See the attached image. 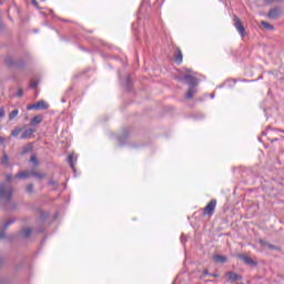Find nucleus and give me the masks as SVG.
<instances>
[{
  "instance_id": "1",
  "label": "nucleus",
  "mask_w": 284,
  "mask_h": 284,
  "mask_svg": "<svg viewBox=\"0 0 284 284\" xmlns=\"http://www.w3.org/2000/svg\"><path fill=\"white\" fill-rule=\"evenodd\" d=\"M233 26L235 30H237L240 37H242V39H245L247 32L245 31V27L243 26V21H241L240 17L233 16Z\"/></svg>"
},
{
  "instance_id": "2",
  "label": "nucleus",
  "mask_w": 284,
  "mask_h": 284,
  "mask_svg": "<svg viewBox=\"0 0 284 284\" xmlns=\"http://www.w3.org/2000/svg\"><path fill=\"white\" fill-rule=\"evenodd\" d=\"M1 201H10L12 199V189L8 184H0Z\"/></svg>"
},
{
  "instance_id": "3",
  "label": "nucleus",
  "mask_w": 284,
  "mask_h": 284,
  "mask_svg": "<svg viewBox=\"0 0 284 284\" xmlns=\"http://www.w3.org/2000/svg\"><path fill=\"white\" fill-rule=\"evenodd\" d=\"M29 176H36L37 179H44L45 174L37 173L34 171H21L16 175V179H29Z\"/></svg>"
},
{
  "instance_id": "4",
  "label": "nucleus",
  "mask_w": 284,
  "mask_h": 284,
  "mask_svg": "<svg viewBox=\"0 0 284 284\" xmlns=\"http://www.w3.org/2000/svg\"><path fill=\"white\" fill-rule=\"evenodd\" d=\"M216 200H211L206 206L203 209V216L212 217L214 211L216 210Z\"/></svg>"
},
{
  "instance_id": "5",
  "label": "nucleus",
  "mask_w": 284,
  "mask_h": 284,
  "mask_svg": "<svg viewBox=\"0 0 284 284\" xmlns=\"http://www.w3.org/2000/svg\"><path fill=\"white\" fill-rule=\"evenodd\" d=\"M49 105L45 101L40 100L36 102L34 104L27 105V110H48Z\"/></svg>"
},
{
  "instance_id": "6",
  "label": "nucleus",
  "mask_w": 284,
  "mask_h": 284,
  "mask_svg": "<svg viewBox=\"0 0 284 284\" xmlns=\"http://www.w3.org/2000/svg\"><path fill=\"white\" fill-rule=\"evenodd\" d=\"M184 81H186V83H190L191 85H196V77L194 75L192 70L186 69Z\"/></svg>"
},
{
  "instance_id": "7",
  "label": "nucleus",
  "mask_w": 284,
  "mask_h": 284,
  "mask_svg": "<svg viewBox=\"0 0 284 284\" xmlns=\"http://www.w3.org/2000/svg\"><path fill=\"white\" fill-rule=\"evenodd\" d=\"M34 132H37V129H34V128H29V129H27V130H24V131L22 132L21 139H23V140L33 139Z\"/></svg>"
},
{
  "instance_id": "8",
  "label": "nucleus",
  "mask_w": 284,
  "mask_h": 284,
  "mask_svg": "<svg viewBox=\"0 0 284 284\" xmlns=\"http://www.w3.org/2000/svg\"><path fill=\"white\" fill-rule=\"evenodd\" d=\"M174 62L178 65H181V63H183V52L181 51V48H176V53L174 55Z\"/></svg>"
},
{
  "instance_id": "9",
  "label": "nucleus",
  "mask_w": 284,
  "mask_h": 284,
  "mask_svg": "<svg viewBox=\"0 0 284 284\" xmlns=\"http://www.w3.org/2000/svg\"><path fill=\"white\" fill-rule=\"evenodd\" d=\"M239 258H241V261H243L246 265H256V261L252 260V257L245 254L239 255Z\"/></svg>"
},
{
  "instance_id": "10",
  "label": "nucleus",
  "mask_w": 284,
  "mask_h": 284,
  "mask_svg": "<svg viewBox=\"0 0 284 284\" xmlns=\"http://www.w3.org/2000/svg\"><path fill=\"white\" fill-rule=\"evenodd\" d=\"M226 276L231 283H235V281H241V278H243L242 276L234 272H227Z\"/></svg>"
},
{
  "instance_id": "11",
  "label": "nucleus",
  "mask_w": 284,
  "mask_h": 284,
  "mask_svg": "<svg viewBox=\"0 0 284 284\" xmlns=\"http://www.w3.org/2000/svg\"><path fill=\"white\" fill-rule=\"evenodd\" d=\"M40 123H43V115H36L30 120L31 125H39Z\"/></svg>"
},
{
  "instance_id": "12",
  "label": "nucleus",
  "mask_w": 284,
  "mask_h": 284,
  "mask_svg": "<svg viewBox=\"0 0 284 284\" xmlns=\"http://www.w3.org/2000/svg\"><path fill=\"white\" fill-rule=\"evenodd\" d=\"M280 14H281V11L278 9H272L268 11L270 19H278Z\"/></svg>"
},
{
  "instance_id": "13",
  "label": "nucleus",
  "mask_w": 284,
  "mask_h": 284,
  "mask_svg": "<svg viewBox=\"0 0 284 284\" xmlns=\"http://www.w3.org/2000/svg\"><path fill=\"white\" fill-rule=\"evenodd\" d=\"M195 85L191 87L187 92H186V99H193L194 95L196 94V89L194 88Z\"/></svg>"
},
{
  "instance_id": "14",
  "label": "nucleus",
  "mask_w": 284,
  "mask_h": 284,
  "mask_svg": "<svg viewBox=\"0 0 284 284\" xmlns=\"http://www.w3.org/2000/svg\"><path fill=\"white\" fill-rule=\"evenodd\" d=\"M21 132H23V129H22V128H19V126H16V128L13 129V131L11 132V136L17 138V136H19V134H21Z\"/></svg>"
},
{
  "instance_id": "15",
  "label": "nucleus",
  "mask_w": 284,
  "mask_h": 284,
  "mask_svg": "<svg viewBox=\"0 0 284 284\" xmlns=\"http://www.w3.org/2000/svg\"><path fill=\"white\" fill-rule=\"evenodd\" d=\"M215 263H225V261H227V257L223 256V255H216L213 257Z\"/></svg>"
},
{
  "instance_id": "16",
  "label": "nucleus",
  "mask_w": 284,
  "mask_h": 284,
  "mask_svg": "<svg viewBox=\"0 0 284 284\" xmlns=\"http://www.w3.org/2000/svg\"><path fill=\"white\" fill-rule=\"evenodd\" d=\"M17 116H19V110L16 109L9 113V121H13Z\"/></svg>"
},
{
  "instance_id": "17",
  "label": "nucleus",
  "mask_w": 284,
  "mask_h": 284,
  "mask_svg": "<svg viewBox=\"0 0 284 284\" xmlns=\"http://www.w3.org/2000/svg\"><path fill=\"white\" fill-rule=\"evenodd\" d=\"M73 160H74L73 154L68 155V162L70 163L71 168L74 170V163L72 162Z\"/></svg>"
},
{
  "instance_id": "18",
  "label": "nucleus",
  "mask_w": 284,
  "mask_h": 284,
  "mask_svg": "<svg viewBox=\"0 0 284 284\" xmlns=\"http://www.w3.org/2000/svg\"><path fill=\"white\" fill-rule=\"evenodd\" d=\"M262 26L263 28H265L266 30H274V27H272L270 23L262 21Z\"/></svg>"
},
{
  "instance_id": "19",
  "label": "nucleus",
  "mask_w": 284,
  "mask_h": 284,
  "mask_svg": "<svg viewBox=\"0 0 284 284\" xmlns=\"http://www.w3.org/2000/svg\"><path fill=\"white\" fill-rule=\"evenodd\" d=\"M30 234H32V230H30V229H26V230L22 232V235L24 236V239H28V236H30Z\"/></svg>"
},
{
  "instance_id": "20",
  "label": "nucleus",
  "mask_w": 284,
  "mask_h": 284,
  "mask_svg": "<svg viewBox=\"0 0 284 284\" xmlns=\"http://www.w3.org/2000/svg\"><path fill=\"white\" fill-rule=\"evenodd\" d=\"M32 150V144H28L24 149H23V154H28V152H30Z\"/></svg>"
},
{
  "instance_id": "21",
  "label": "nucleus",
  "mask_w": 284,
  "mask_h": 284,
  "mask_svg": "<svg viewBox=\"0 0 284 284\" xmlns=\"http://www.w3.org/2000/svg\"><path fill=\"white\" fill-rule=\"evenodd\" d=\"M3 116H6V108L0 106V119H3Z\"/></svg>"
},
{
  "instance_id": "22",
  "label": "nucleus",
  "mask_w": 284,
  "mask_h": 284,
  "mask_svg": "<svg viewBox=\"0 0 284 284\" xmlns=\"http://www.w3.org/2000/svg\"><path fill=\"white\" fill-rule=\"evenodd\" d=\"M31 163H33L34 165H39V161L37 160V155H32L30 159Z\"/></svg>"
},
{
  "instance_id": "23",
  "label": "nucleus",
  "mask_w": 284,
  "mask_h": 284,
  "mask_svg": "<svg viewBox=\"0 0 284 284\" xmlns=\"http://www.w3.org/2000/svg\"><path fill=\"white\" fill-rule=\"evenodd\" d=\"M8 161H10V158H8V155H3L1 162L7 165Z\"/></svg>"
},
{
  "instance_id": "24",
  "label": "nucleus",
  "mask_w": 284,
  "mask_h": 284,
  "mask_svg": "<svg viewBox=\"0 0 284 284\" xmlns=\"http://www.w3.org/2000/svg\"><path fill=\"white\" fill-rule=\"evenodd\" d=\"M32 190H34V185L33 184H28L27 185V192H32Z\"/></svg>"
},
{
  "instance_id": "25",
  "label": "nucleus",
  "mask_w": 284,
  "mask_h": 284,
  "mask_svg": "<svg viewBox=\"0 0 284 284\" xmlns=\"http://www.w3.org/2000/svg\"><path fill=\"white\" fill-rule=\"evenodd\" d=\"M37 85H39V82H37V81H32L30 83V88H37Z\"/></svg>"
},
{
  "instance_id": "26",
  "label": "nucleus",
  "mask_w": 284,
  "mask_h": 284,
  "mask_svg": "<svg viewBox=\"0 0 284 284\" xmlns=\"http://www.w3.org/2000/svg\"><path fill=\"white\" fill-rule=\"evenodd\" d=\"M22 95H23V91L21 89H19L18 97H22Z\"/></svg>"
},
{
  "instance_id": "27",
  "label": "nucleus",
  "mask_w": 284,
  "mask_h": 284,
  "mask_svg": "<svg viewBox=\"0 0 284 284\" xmlns=\"http://www.w3.org/2000/svg\"><path fill=\"white\" fill-rule=\"evenodd\" d=\"M0 143H6V139L3 136H0Z\"/></svg>"
},
{
  "instance_id": "28",
  "label": "nucleus",
  "mask_w": 284,
  "mask_h": 284,
  "mask_svg": "<svg viewBox=\"0 0 284 284\" xmlns=\"http://www.w3.org/2000/svg\"><path fill=\"white\" fill-rule=\"evenodd\" d=\"M3 236H6V232L2 231V232L0 233V239H3Z\"/></svg>"
},
{
  "instance_id": "29",
  "label": "nucleus",
  "mask_w": 284,
  "mask_h": 284,
  "mask_svg": "<svg viewBox=\"0 0 284 284\" xmlns=\"http://www.w3.org/2000/svg\"><path fill=\"white\" fill-rule=\"evenodd\" d=\"M7 181H12V175H7Z\"/></svg>"
},
{
  "instance_id": "30",
  "label": "nucleus",
  "mask_w": 284,
  "mask_h": 284,
  "mask_svg": "<svg viewBox=\"0 0 284 284\" xmlns=\"http://www.w3.org/2000/svg\"><path fill=\"white\" fill-rule=\"evenodd\" d=\"M10 225V222L7 223L6 227H8Z\"/></svg>"
},
{
  "instance_id": "31",
  "label": "nucleus",
  "mask_w": 284,
  "mask_h": 284,
  "mask_svg": "<svg viewBox=\"0 0 284 284\" xmlns=\"http://www.w3.org/2000/svg\"><path fill=\"white\" fill-rule=\"evenodd\" d=\"M50 185H54V182H50Z\"/></svg>"
},
{
  "instance_id": "32",
  "label": "nucleus",
  "mask_w": 284,
  "mask_h": 284,
  "mask_svg": "<svg viewBox=\"0 0 284 284\" xmlns=\"http://www.w3.org/2000/svg\"><path fill=\"white\" fill-rule=\"evenodd\" d=\"M204 274H207V271H204Z\"/></svg>"
},
{
  "instance_id": "33",
  "label": "nucleus",
  "mask_w": 284,
  "mask_h": 284,
  "mask_svg": "<svg viewBox=\"0 0 284 284\" xmlns=\"http://www.w3.org/2000/svg\"><path fill=\"white\" fill-rule=\"evenodd\" d=\"M240 284H243V283H240Z\"/></svg>"
}]
</instances>
